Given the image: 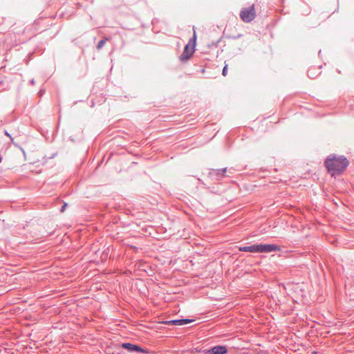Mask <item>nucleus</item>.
Wrapping results in <instances>:
<instances>
[{
    "label": "nucleus",
    "mask_w": 354,
    "mask_h": 354,
    "mask_svg": "<svg viewBox=\"0 0 354 354\" xmlns=\"http://www.w3.org/2000/svg\"><path fill=\"white\" fill-rule=\"evenodd\" d=\"M30 83L32 85H35V80H34V79L31 80L30 81Z\"/></svg>",
    "instance_id": "nucleus-14"
},
{
    "label": "nucleus",
    "mask_w": 354,
    "mask_h": 354,
    "mask_svg": "<svg viewBox=\"0 0 354 354\" xmlns=\"http://www.w3.org/2000/svg\"><path fill=\"white\" fill-rule=\"evenodd\" d=\"M241 37V35H239L237 36L232 37V39H236L237 38H239Z\"/></svg>",
    "instance_id": "nucleus-15"
},
{
    "label": "nucleus",
    "mask_w": 354,
    "mask_h": 354,
    "mask_svg": "<svg viewBox=\"0 0 354 354\" xmlns=\"http://www.w3.org/2000/svg\"><path fill=\"white\" fill-rule=\"evenodd\" d=\"M315 70V68H310L308 71V75L310 78H314L315 77V73H313V71Z\"/></svg>",
    "instance_id": "nucleus-10"
},
{
    "label": "nucleus",
    "mask_w": 354,
    "mask_h": 354,
    "mask_svg": "<svg viewBox=\"0 0 354 354\" xmlns=\"http://www.w3.org/2000/svg\"><path fill=\"white\" fill-rule=\"evenodd\" d=\"M256 12L254 5L252 4L248 8H244L241 10L240 17L241 20L245 23H250L254 19Z\"/></svg>",
    "instance_id": "nucleus-4"
},
{
    "label": "nucleus",
    "mask_w": 354,
    "mask_h": 354,
    "mask_svg": "<svg viewBox=\"0 0 354 354\" xmlns=\"http://www.w3.org/2000/svg\"><path fill=\"white\" fill-rule=\"evenodd\" d=\"M227 349L225 346H216L210 349L206 350L205 354H225Z\"/></svg>",
    "instance_id": "nucleus-7"
},
{
    "label": "nucleus",
    "mask_w": 354,
    "mask_h": 354,
    "mask_svg": "<svg viewBox=\"0 0 354 354\" xmlns=\"http://www.w3.org/2000/svg\"><path fill=\"white\" fill-rule=\"evenodd\" d=\"M122 347L130 352H139L142 353H149L147 350L142 348V347L131 343H123L122 344Z\"/></svg>",
    "instance_id": "nucleus-6"
},
{
    "label": "nucleus",
    "mask_w": 354,
    "mask_h": 354,
    "mask_svg": "<svg viewBox=\"0 0 354 354\" xmlns=\"http://www.w3.org/2000/svg\"><path fill=\"white\" fill-rule=\"evenodd\" d=\"M324 166L331 176L342 175L349 165V161L344 156L331 153L324 160Z\"/></svg>",
    "instance_id": "nucleus-1"
},
{
    "label": "nucleus",
    "mask_w": 354,
    "mask_h": 354,
    "mask_svg": "<svg viewBox=\"0 0 354 354\" xmlns=\"http://www.w3.org/2000/svg\"><path fill=\"white\" fill-rule=\"evenodd\" d=\"M192 322V319H174L168 322V324L170 325L174 326H182L187 324H189Z\"/></svg>",
    "instance_id": "nucleus-8"
},
{
    "label": "nucleus",
    "mask_w": 354,
    "mask_h": 354,
    "mask_svg": "<svg viewBox=\"0 0 354 354\" xmlns=\"http://www.w3.org/2000/svg\"><path fill=\"white\" fill-rule=\"evenodd\" d=\"M227 167L214 169H212L209 171V177L212 180H221L226 176Z\"/></svg>",
    "instance_id": "nucleus-5"
},
{
    "label": "nucleus",
    "mask_w": 354,
    "mask_h": 354,
    "mask_svg": "<svg viewBox=\"0 0 354 354\" xmlns=\"http://www.w3.org/2000/svg\"><path fill=\"white\" fill-rule=\"evenodd\" d=\"M227 66L225 65L223 69V71H222V74L223 76H226L227 75Z\"/></svg>",
    "instance_id": "nucleus-11"
},
{
    "label": "nucleus",
    "mask_w": 354,
    "mask_h": 354,
    "mask_svg": "<svg viewBox=\"0 0 354 354\" xmlns=\"http://www.w3.org/2000/svg\"><path fill=\"white\" fill-rule=\"evenodd\" d=\"M196 43V35L195 30H194V35L192 38L189 39V43L185 46L183 52L180 55L179 59L181 62H185L189 60L194 52Z\"/></svg>",
    "instance_id": "nucleus-3"
},
{
    "label": "nucleus",
    "mask_w": 354,
    "mask_h": 354,
    "mask_svg": "<svg viewBox=\"0 0 354 354\" xmlns=\"http://www.w3.org/2000/svg\"><path fill=\"white\" fill-rule=\"evenodd\" d=\"M239 250L242 252L252 253H268L279 251L280 247L275 244H255L250 246L239 247Z\"/></svg>",
    "instance_id": "nucleus-2"
},
{
    "label": "nucleus",
    "mask_w": 354,
    "mask_h": 354,
    "mask_svg": "<svg viewBox=\"0 0 354 354\" xmlns=\"http://www.w3.org/2000/svg\"><path fill=\"white\" fill-rule=\"evenodd\" d=\"M4 133H5V135H6V136H7L8 137H9V138H10V140L12 141V140H13V139H12V138L11 137L10 134L8 132V131H6H6H4Z\"/></svg>",
    "instance_id": "nucleus-12"
},
{
    "label": "nucleus",
    "mask_w": 354,
    "mask_h": 354,
    "mask_svg": "<svg viewBox=\"0 0 354 354\" xmlns=\"http://www.w3.org/2000/svg\"><path fill=\"white\" fill-rule=\"evenodd\" d=\"M67 206V203H64V205H62V208L60 209V212H63L66 208V207Z\"/></svg>",
    "instance_id": "nucleus-13"
},
{
    "label": "nucleus",
    "mask_w": 354,
    "mask_h": 354,
    "mask_svg": "<svg viewBox=\"0 0 354 354\" xmlns=\"http://www.w3.org/2000/svg\"><path fill=\"white\" fill-rule=\"evenodd\" d=\"M317 351H313L311 354H317Z\"/></svg>",
    "instance_id": "nucleus-16"
},
{
    "label": "nucleus",
    "mask_w": 354,
    "mask_h": 354,
    "mask_svg": "<svg viewBox=\"0 0 354 354\" xmlns=\"http://www.w3.org/2000/svg\"><path fill=\"white\" fill-rule=\"evenodd\" d=\"M108 41V39L107 38H104L102 40H100L97 45V50H100L101 48H102V47L104 46L105 43Z\"/></svg>",
    "instance_id": "nucleus-9"
}]
</instances>
